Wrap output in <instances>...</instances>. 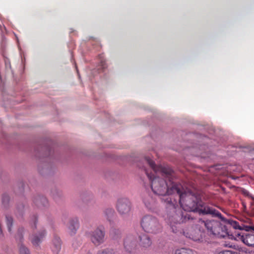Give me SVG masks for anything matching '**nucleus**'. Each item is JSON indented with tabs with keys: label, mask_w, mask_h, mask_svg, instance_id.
<instances>
[{
	"label": "nucleus",
	"mask_w": 254,
	"mask_h": 254,
	"mask_svg": "<svg viewBox=\"0 0 254 254\" xmlns=\"http://www.w3.org/2000/svg\"><path fill=\"white\" fill-rule=\"evenodd\" d=\"M144 171L151 182V187L154 193L160 195L175 194L179 192L180 186L179 184L175 183L172 180L174 172L170 168H162L161 169L162 176L168 179L169 183L159 177H155L154 174L149 173L144 169Z\"/></svg>",
	"instance_id": "1"
},
{
	"label": "nucleus",
	"mask_w": 254,
	"mask_h": 254,
	"mask_svg": "<svg viewBox=\"0 0 254 254\" xmlns=\"http://www.w3.org/2000/svg\"><path fill=\"white\" fill-rule=\"evenodd\" d=\"M165 202L167 208L166 220L171 227L172 231L176 233L178 231L174 228V224L185 223L192 220L193 218L190 213L183 211L175 199L173 201L171 198L168 197L165 200Z\"/></svg>",
	"instance_id": "2"
},
{
	"label": "nucleus",
	"mask_w": 254,
	"mask_h": 254,
	"mask_svg": "<svg viewBox=\"0 0 254 254\" xmlns=\"http://www.w3.org/2000/svg\"><path fill=\"white\" fill-rule=\"evenodd\" d=\"M179 192H175L179 199V203L181 207L185 211H191L195 212L198 207V203L200 199L195 193L189 190H185L181 184Z\"/></svg>",
	"instance_id": "3"
},
{
	"label": "nucleus",
	"mask_w": 254,
	"mask_h": 254,
	"mask_svg": "<svg viewBox=\"0 0 254 254\" xmlns=\"http://www.w3.org/2000/svg\"><path fill=\"white\" fill-rule=\"evenodd\" d=\"M143 230L148 233L157 234L161 231L162 226L157 217L152 215H145L141 220Z\"/></svg>",
	"instance_id": "4"
},
{
	"label": "nucleus",
	"mask_w": 254,
	"mask_h": 254,
	"mask_svg": "<svg viewBox=\"0 0 254 254\" xmlns=\"http://www.w3.org/2000/svg\"><path fill=\"white\" fill-rule=\"evenodd\" d=\"M204 225L208 232L218 238H223L228 235L227 226L215 220H207Z\"/></svg>",
	"instance_id": "5"
},
{
	"label": "nucleus",
	"mask_w": 254,
	"mask_h": 254,
	"mask_svg": "<svg viewBox=\"0 0 254 254\" xmlns=\"http://www.w3.org/2000/svg\"><path fill=\"white\" fill-rule=\"evenodd\" d=\"M195 212L203 215L209 214L212 217H218L220 219L224 224H230V221L222 216L220 212L214 208L210 207L202 202L200 199L198 203V207Z\"/></svg>",
	"instance_id": "6"
},
{
	"label": "nucleus",
	"mask_w": 254,
	"mask_h": 254,
	"mask_svg": "<svg viewBox=\"0 0 254 254\" xmlns=\"http://www.w3.org/2000/svg\"><path fill=\"white\" fill-rule=\"evenodd\" d=\"M87 236L93 245L97 247L105 242V232L103 228L98 227L95 230L88 232Z\"/></svg>",
	"instance_id": "7"
},
{
	"label": "nucleus",
	"mask_w": 254,
	"mask_h": 254,
	"mask_svg": "<svg viewBox=\"0 0 254 254\" xmlns=\"http://www.w3.org/2000/svg\"><path fill=\"white\" fill-rule=\"evenodd\" d=\"M116 208L120 215L127 216L129 214L131 211V203L127 198H119L117 202Z\"/></svg>",
	"instance_id": "8"
},
{
	"label": "nucleus",
	"mask_w": 254,
	"mask_h": 254,
	"mask_svg": "<svg viewBox=\"0 0 254 254\" xmlns=\"http://www.w3.org/2000/svg\"><path fill=\"white\" fill-rule=\"evenodd\" d=\"M143 202L146 208L149 210L154 211L158 207L156 198L149 193L144 195Z\"/></svg>",
	"instance_id": "9"
},
{
	"label": "nucleus",
	"mask_w": 254,
	"mask_h": 254,
	"mask_svg": "<svg viewBox=\"0 0 254 254\" xmlns=\"http://www.w3.org/2000/svg\"><path fill=\"white\" fill-rule=\"evenodd\" d=\"M46 235L45 229L40 230L37 233L32 234L30 237V240L34 247H38L43 241Z\"/></svg>",
	"instance_id": "10"
},
{
	"label": "nucleus",
	"mask_w": 254,
	"mask_h": 254,
	"mask_svg": "<svg viewBox=\"0 0 254 254\" xmlns=\"http://www.w3.org/2000/svg\"><path fill=\"white\" fill-rule=\"evenodd\" d=\"M67 231L70 235L72 236L75 234L79 228V221L77 218H74L69 221L67 226Z\"/></svg>",
	"instance_id": "11"
},
{
	"label": "nucleus",
	"mask_w": 254,
	"mask_h": 254,
	"mask_svg": "<svg viewBox=\"0 0 254 254\" xmlns=\"http://www.w3.org/2000/svg\"><path fill=\"white\" fill-rule=\"evenodd\" d=\"M240 239L246 245L249 247H254V234L246 233L239 234Z\"/></svg>",
	"instance_id": "12"
},
{
	"label": "nucleus",
	"mask_w": 254,
	"mask_h": 254,
	"mask_svg": "<svg viewBox=\"0 0 254 254\" xmlns=\"http://www.w3.org/2000/svg\"><path fill=\"white\" fill-rule=\"evenodd\" d=\"M62 247V242L61 239L55 236L52 240L51 249L52 252L55 254H58L61 251Z\"/></svg>",
	"instance_id": "13"
},
{
	"label": "nucleus",
	"mask_w": 254,
	"mask_h": 254,
	"mask_svg": "<svg viewBox=\"0 0 254 254\" xmlns=\"http://www.w3.org/2000/svg\"><path fill=\"white\" fill-rule=\"evenodd\" d=\"M152 245V240L150 237L146 234H143L139 236V245L140 247L147 249Z\"/></svg>",
	"instance_id": "14"
},
{
	"label": "nucleus",
	"mask_w": 254,
	"mask_h": 254,
	"mask_svg": "<svg viewBox=\"0 0 254 254\" xmlns=\"http://www.w3.org/2000/svg\"><path fill=\"white\" fill-rule=\"evenodd\" d=\"M124 247L126 251L130 252L135 247V242L132 236H129L124 240Z\"/></svg>",
	"instance_id": "15"
},
{
	"label": "nucleus",
	"mask_w": 254,
	"mask_h": 254,
	"mask_svg": "<svg viewBox=\"0 0 254 254\" xmlns=\"http://www.w3.org/2000/svg\"><path fill=\"white\" fill-rule=\"evenodd\" d=\"M34 202L40 207L41 205L44 206H46L48 202L47 199L44 196H39L34 199Z\"/></svg>",
	"instance_id": "16"
},
{
	"label": "nucleus",
	"mask_w": 254,
	"mask_h": 254,
	"mask_svg": "<svg viewBox=\"0 0 254 254\" xmlns=\"http://www.w3.org/2000/svg\"><path fill=\"white\" fill-rule=\"evenodd\" d=\"M174 254H194V251L190 249L181 248L175 251Z\"/></svg>",
	"instance_id": "17"
},
{
	"label": "nucleus",
	"mask_w": 254,
	"mask_h": 254,
	"mask_svg": "<svg viewBox=\"0 0 254 254\" xmlns=\"http://www.w3.org/2000/svg\"><path fill=\"white\" fill-rule=\"evenodd\" d=\"M144 161L147 163L150 168L153 170L154 173H156L157 169L154 162L148 157H145Z\"/></svg>",
	"instance_id": "18"
},
{
	"label": "nucleus",
	"mask_w": 254,
	"mask_h": 254,
	"mask_svg": "<svg viewBox=\"0 0 254 254\" xmlns=\"http://www.w3.org/2000/svg\"><path fill=\"white\" fill-rule=\"evenodd\" d=\"M18 248L19 254H30L29 250L23 244L19 245Z\"/></svg>",
	"instance_id": "19"
},
{
	"label": "nucleus",
	"mask_w": 254,
	"mask_h": 254,
	"mask_svg": "<svg viewBox=\"0 0 254 254\" xmlns=\"http://www.w3.org/2000/svg\"><path fill=\"white\" fill-rule=\"evenodd\" d=\"M5 218L8 230L9 232H11L13 224V219L11 216L7 215L5 216Z\"/></svg>",
	"instance_id": "20"
},
{
	"label": "nucleus",
	"mask_w": 254,
	"mask_h": 254,
	"mask_svg": "<svg viewBox=\"0 0 254 254\" xmlns=\"http://www.w3.org/2000/svg\"><path fill=\"white\" fill-rule=\"evenodd\" d=\"M97 254H114V252L111 249H105L99 250Z\"/></svg>",
	"instance_id": "21"
},
{
	"label": "nucleus",
	"mask_w": 254,
	"mask_h": 254,
	"mask_svg": "<svg viewBox=\"0 0 254 254\" xmlns=\"http://www.w3.org/2000/svg\"><path fill=\"white\" fill-rule=\"evenodd\" d=\"M9 201V197L7 194H3L2 196V203L5 207H7Z\"/></svg>",
	"instance_id": "22"
},
{
	"label": "nucleus",
	"mask_w": 254,
	"mask_h": 254,
	"mask_svg": "<svg viewBox=\"0 0 254 254\" xmlns=\"http://www.w3.org/2000/svg\"><path fill=\"white\" fill-rule=\"evenodd\" d=\"M114 210L112 208H108L105 211V213L106 214V215H107L108 217L112 216L114 214Z\"/></svg>",
	"instance_id": "23"
},
{
	"label": "nucleus",
	"mask_w": 254,
	"mask_h": 254,
	"mask_svg": "<svg viewBox=\"0 0 254 254\" xmlns=\"http://www.w3.org/2000/svg\"><path fill=\"white\" fill-rule=\"evenodd\" d=\"M23 232V228H20L18 231V234H17V236H16V238L18 237L20 239V241H21V240L23 239V235H22Z\"/></svg>",
	"instance_id": "24"
},
{
	"label": "nucleus",
	"mask_w": 254,
	"mask_h": 254,
	"mask_svg": "<svg viewBox=\"0 0 254 254\" xmlns=\"http://www.w3.org/2000/svg\"><path fill=\"white\" fill-rule=\"evenodd\" d=\"M219 254H237V253L231 251H225L219 253Z\"/></svg>",
	"instance_id": "25"
},
{
	"label": "nucleus",
	"mask_w": 254,
	"mask_h": 254,
	"mask_svg": "<svg viewBox=\"0 0 254 254\" xmlns=\"http://www.w3.org/2000/svg\"><path fill=\"white\" fill-rule=\"evenodd\" d=\"M189 237L192 239L194 241H199L200 240V238L199 237L192 236V237H190V236H189Z\"/></svg>",
	"instance_id": "26"
},
{
	"label": "nucleus",
	"mask_w": 254,
	"mask_h": 254,
	"mask_svg": "<svg viewBox=\"0 0 254 254\" xmlns=\"http://www.w3.org/2000/svg\"><path fill=\"white\" fill-rule=\"evenodd\" d=\"M24 208L23 205H21L17 208V210L20 212V210H22Z\"/></svg>",
	"instance_id": "27"
},
{
	"label": "nucleus",
	"mask_w": 254,
	"mask_h": 254,
	"mask_svg": "<svg viewBox=\"0 0 254 254\" xmlns=\"http://www.w3.org/2000/svg\"><path fill=\"white\" fill-rule=\"evenodd\" d=\"M101 64H102V66H103V68H104L106 67V66H105V64L103 62H101Z\"/></svg>",
	"instance_id": "28"
},
{
	"label": "nucleus",
	"mask_w": 254,
	"mask_h": 254,
	"mask_svg": "<svg viewBox=\"0 0 254 254\" xmlns=\"http://www.w3.org/2000/svg\"><path fill=\"white\" fill-rule=\"evenodd\" d=\"M234 227L235 228H237V223L236 222H234Z\"/></svg>",
	"instance_id": "29"
},
{
	"label": "nucleus",
	"mask_w": 254,
	"mask_h": 254,
	"mask_svg": "<svg viewBox=\"0 0 254 254\" xmlns=\"http://www.w3.org/2000/svg\"><path fill=\"white\" fill-rule=\"evenodd\" d=\"M86 254H92L91 253H90V252H88Z\"/></svg>",
	"instance_id": "30"
},
{
	"label": "nucleus",
	"mask_w": 254,
	"mask_h": 254,
	"mask_svg": "<svg viewBox=\"0 0 254 254\" xmlns=\"http://www.w3.org/2000/svg\"><path fill=\"white\" fill-rule=\"evenodd\" d=\"M35 225H36V221H35V222H34V225L35 226Z\"/></svg>",
	"instance_id": "31"
},
{
	"label": "nucleus",
	"mask_w": 254,
	"mask_h": 254,
	"mask_svg": "<svg viewBox=\"0 0 254 254\" xmlns=\"http://www.w3.org/2000/svg\"><path fill=\"white\" fill-rule=\"evenodd\" d=\"M238 229H241V228L239 226Z\"/></svg>",
	"instance_id": "32"
}]
</instances>
